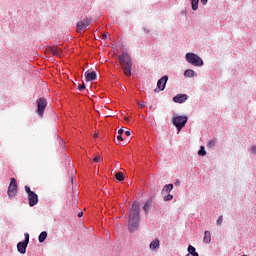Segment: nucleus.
<instances>
[{
    "label": "nucleus",
    "mask_w": 256,
    "mask_h": 256,
    "mask_svg": "<svg viewBox=\"0 0 256 256\" xmlns=\"http://www.w3.org/2000/svg\"><path fill=\"white\" fill-rule=\"evenodd\" d=\"M173 191V184H166L162 189V195H165V193H171Z\"/></svg>",
    "instance_id": "nucleus-17"
},
{
    "label": "nucleus",
    "mask_w": 256,
    "mask_h": 256,
    "mask_svg": "<svg viewBox=\"0 0 256 256\" xmlns=\"http://www.w3.org/2000/svg\"><path fill=\"white\" fill-rule=\"evenodd\" d=\"M125 121H129V117H125Z\"/></svg>",
    "instance_id": "nucleus-39"
},
{
    "label": "nucleus",
    "mask_w": 256,
    "mask_h": 256,
    "mask_svg": "<svg viewBox=\"0 0 256 256\" xmlns=\"http://www.w3.org/2000/svg\"><path fill=\"white\" fill-rule=\"evenodd\" d=\"M52 53L55 57H61L63 50L61 48H53Z\"/></svg>",
    "instance_id": "nucleus-20"
},
{
    "label": "nucleus",
    "mask_w": 256,
    "mask_h": 256,
    "mask_svg": "<svg viewBox=\"0 0 256 256\" xmlns=\"http://www.w3.org/2000/svg\"><path fill=\"white\" fill-rule=\"evenodd\" d=\"M78 217H83V212H79Z\"/></svg>",
    "instance_id": "nucleus-36"
},
{
    "label": "nucleus",
    "mask_w": 256,
    "mask_h": 256,
    "mask_svg": "<svg viewBox=\"0 0 256 256\" xmlns=\"http://www.w3.org/2000/svg\"><path fill=\"white\" fill-rule=\"evenodd\" d=\"M194 253H196L195 247L189 245V246H188V255H192V254H194Z\"/></svg>",
    "instance_id": "nucleus-24"
},
{
    "label": "nucleus",
    "mask_w": 256,
    "mask_h": 256,
    "mask_svg": "<svg viewBox=\"0 0 256 256\" xmlns=\"http://www.w3.org/2000/svg\"><path fill=\"white\" fill-rule=\"evenodd\" d=\"M37 103H38L37 113L40 117H43V114L45 113V109H47V99L40 98L38 99Z\"/></svg>",
    "instance_id": "nucleus-7"
},
{
    "label": "nucleus",
    "mask_w": 256,
    "mask_h": 256,
    "mask_svg": "<svg viewBox=\"0 0 256 256\" xmlns=\"http://www.w3.org/2000/svg\"><path fill=\"white\" fill-rule=\"evenodd\" d=\"M101 161H103V158L101 156H96L94 159H93V162L94 163H101Z\"/></svg>",
    "instance_id": "nucleus-25"
},
{
    "label": "nucleus",
    "mask_w": 256,
    "mask_h": 256,
    "mask_svg": "<svg viewBox=\"0 0 256 256\" xmlns=\"http://www.w3.org/2000/svg\"><path fill=\"white\" fill-rule=\"evenodd\" d=\"M123 133H125V130H123V128H121V129L118 130V134H119V135H123Z\"/></svg>",
    "instance_id": "nucleus-32"
},
{
    "label": "nucleus",
    "mask_w": 256,
    "mask_h": 256,
    "mask_svg": "<svg viewBox=\"0 0 256 256\" xmlns=\"http://www.w3.org/2000/svg\"><path fill=\"white\" fill-rule=\"evenodd\" d=\"M115 179H117V181H124L125 180V175L123 174V172H117L115 174Z\"/></svg>",
    "instance_id": "nucleus-21"
},
{
    "label": "nucleus",
    "mask_w": 256,
    "mask_h": 256,
    "mask_svg": "<svg viewBox=\"0 0 256 256\" xmlns=\"http://www.w3.org/2000/svg\"><path fill=\"white\" fill-rule=\"evenodd\" d=\"M160 245H161V241H159V239H155L150 243L149 249H150V251H157V249H159Z\"/></svg>",
    "instance_id": "nucleus-13"
},
{
    "label": "nucleus",
    "mask_w": 256,
    "mask_h": 256,
    "mask_svg": "<svg viewBox=\"0 0 256 256\" xmlns=\"http://www.w3.org/2000/svg\"><path fill=\"white\" fill-rule=\"evenodd\" d=\"M17 195V180L15 178H11V182L8 187V197L9 199H13Z\"/></svg>",
    "instance_id": "nucleus-6"
},
{
    "label": "nucleus",
    "mask_w": 256,
    "mask_h": 256,
    "mask_svg": "<svg viewBox=\"0 0 256 256\" xmlns=\"http://www.w3.org/2000/svg\"><path fill=\"white\" fill-rule=\"evenodd\" d=\"M251 153H253L254 155L256 154V146H252Z\"/></svg>",
    "instance_id": "nucleus-31"
},
{
    "label": "nucleus",
    "mask_w": 256,
    "mask_h": 256,
    "mask_svg": "<svg viewBox=\"0 0 256 256\" xmlns=\"http://www.w3.org/2000/svg\"><path fill=\"white\" fill-rule=\"evenodd\" d=\"M186 61L193 65L194 67H203V59L199 57V55L195 53H187L186 54Z\"/></svg>",
    "instance_id": "nucleus-3"
},
{
    "label": "nucleus",
    "mask_w": 256,
    "mask_h": 256,
    "mask_svg": "<svg viewBox=\"0 0 256 256\" xmlns=\"http://www.w3.org/2000/svg\"><path fill=\"white\" fill-rule=\"evenodd\" d=\"M85 77L87 82L95 81V79H97V73L95 71H92V72L86 71Z\"/></svg>",
    "instance_id": "nucleus-12"
},
{
    "label": "nucleus",
    "mask_w": 256,
    "mask_h": 256,
    "mask_svg": "<svg viewBox=\"0 0 256 256\" xmlns=\"http://www.w3.org/2000/svg\"><path fill=\"white\" fill-rule=\"evenodd\" d=\"M223 224V216H219L217 220V225H222Z\"/></svg>",
    "instance_id": "nucleus-28"
},
{
    "label": "nucleus",
    "mask_w": 256,
    "mask_h": 256,
    "mask_svg": "<svg viewBox=\"0 0 256 256\" xmlns=\"http://www.w3.org/2000/svg\"><path fill=\"white\" fill-rule=\"evenodd\" d=\"M138 105H139L140 109H143V107H145V104H141L139 102H138Z\"/></svg>",
    "instance_id": "nucleus-35"
},
{
    "label": "nucleus",
    "mask_w": 256,
    "mask_h": 256,
    "mask_svg": "<svg viewBox=\"0 0 256 256\" xmlns=\"http://www.w3.org/2000/svg\"><path fill=\"white\" fill-rule=\"evenodd\" d=\"M198 155H200L201 157H205V155H207V151H205L204 146L200 147V150L198 151Z\"/></svg>",
    "instance_id": "nucleus-23"
},
{
    "label": "nucleus",
    "mask_w": 256,
    "mask_h": 256,
    "mask_svg": "<svg viewBox=\"0 0 256 256\" xmlns=\"http://www.w3.org/2000/svg\"><path fill=\"white\" fill-rule=\"evenodd\" d=\"M203 241H204V243H211V232H209V231L204 232Z\"/></svg>",
    "instance_id": "nucleus-18"
},
{
    "label": "nucleus",
    "mask_w": 256,
    "mask_h": 256,
    "mask_svg": "<svg viewBox=\"0 0 256 256\" xmlns=\"http://www.w3.org/2000/svg\"><path fill=\"white\" fill-rule=\"evenodd\" d=\"M167 81H169V76L165 75L160 78L157 82V87L159 91H165V85H167Z\"/></svg>",
    "instance_id": "nucleus-8"
},
{
    "label": "nucleus",
    "mask_w": 256,
    "mask_h": 256,
    "mask_svg": "<svg viewBox=\"0 0 256 256\" xmlns=\"http://www.w3.org/2000/svg\"><path fill=\"white\" fill-rule=\"evenodd\" d=\"M151 205H153V199H149L145 202L143 210L145 213H149V210L151 209Z\"/></svg>",
    "instance_id": "nucleus-15"
},
{
    "label": "nucleus",
    "mask_w": 256,
    "mask_h": 256,
    "mask_svg": "<svg viewBox=\"0 0 256 256\" xmlns=\"http://www.w3.org/2000/svg\"><path fill=\"white\" fill-rule=\"evenodd\" d=\"M91 25V20L84 19L77 23L78 31H83L84 29H87Z\"/></svg>",
    "instance_id": "nucleus-10"
},
{
    "label": "nucleus",
    "mask_w": 256,
    "mask_h": 256,
    "mask_svg": "<svg viewBox=\"0 0 256 256\" xmlns=\"http://www.w3.org/2000/svg\"><path fill=\"white\" fill-rule=\"evenodd\" d=\"M24 236L25 240L17 244L18 252L21 253V255L27 253V246L29 245V233H25Z\"/></svg>",
    "instance_id": "nucleus-5"
},
{
    "label": "nucleus",
    "mask_w": 256,
    "mask_h": 256,
    "mask_svg": "<svg viewBox=\"0 0 256 256\" xmlns=\"http://www.w3.org/2000/svg\"><path fill=\"white\" fill-rule=\"evenodd\" d=\"M117 140H118V141H123V136H121V134H119V135L117 136Z\"/></svg>",
    "instance_id": "nucleus-34"
},
{
    "label": "nucleus",
    "mask_w": 256,
    "mask_h": 256,
    "mask_svg": "<svg viewBox=\"0 0 256 256\" xmlns=\"http://www.w3.org/2000/svg\"><path fill=\"white\" fill-rule=\"evenodd\" d=\"M188 119L187 116H176L173 118V125L176 126L178 132L187 125Z\"/></svg>",
    "instance_id": "nucleus-4"
},
{
    "label": "nucleus",
    "mask_w": 256,
    "mask_h": 256,
    "mask_svg": "<svg viewBox=\"0 0 256 256\" xmlns=\"http://www.w3.org/2000/svg\"><path fill=\"white\" fill-rule=\"evenodd\" d=\"M108 37H109V33H104V34H102V39H103L104 41H107Z\"/></svg>",
    "instance_id": "nucleus-30"
},
{
    "label": "nucleus",
    "mask_w": 256,
    "mask_h": 256,
    "mask_svg": "<svg viewBox=\"0 0 256 256\" xmlns=\"http://www.w3.org/2000/svg\"><path fill=\"white\" fill-rule=\"evenodd\" d=\"M140 207L137 202H134L129 211V220H128V229L129 231H137L139 229V221H140Z\"/></svg>",
    "instance_id": "nucleus-1"
},
{
    "label": "nucleus",
    "mask_w": 256,
    "mask_h": 256,
    "mask_svg": "<svg viewBox=\"0 0 256 256\" xmlns=\"http://www.w3.org/2000/svg\"><path fill=\"white\" fill-rule=\"evenodd\" d=\"M189 99V96L187 94H178L173 97L174 103H185Z\"/></svg>",
    "instance_id": "nucleus-11"
},
{
    "label": "nucleus",
    "mask_w": 256,
    "mask_h": 256,
    "mask_svg": "<svg viewBox=\"0 0 256 256\" xmlns=\"http://www.w3.org/2000/svg\"><path fill=\"white\" fill-rule=\"evenodd\" d=\"M79 91H85V83L78 86Z\"/></svg>",
    "instance_id": "nucleus-29"
},
{
    "label": "nucleus",
    "mask_w": 256,
    "mask_h": 256,
    "mask_svg": "<svg viewBox=\"0 0 256 256\" xmlns=\"http://www.w3.org/2000/svg\"><path fill=\"white\" fill-rule=\"evenodd\" d=\"M154 93H159V91L157 89L154 90Z\"/></svg>",
    "instance_id": "nucleus-38"
},
{
    "label": "nucleus",
    "mask_w": 256,
    "mask_h": 256,
    "mask_svg": "<svg viewBox=\"0 0 256 256\" xmlns=\"http://www.w3.org/2000/svg\"><path fill=\"white\" fill-rule=\"evenodd\" d=\"M94 137H97V134H94Z\"/></svg>",
    "instance_id": "nucleus-41"
},
{
    "label": "nucleus",
    "mask_w": 256,
    "mask_h": 256,
    "mask_svg": "<svg viewBox=\"0 0 256 256\" xmlns=\"http://www.w3.org/2000/svg\"><path fill=\"white\" fill-rule=\"evenodd\" d=\"M191 1V5H192V10L193 11H197V9H199V0H190ZM202 5H205L207 3V1L209 0H200Z\"/></svg>",
    "instance_id": "nucleus-14"
},
{
    "label": "nucleus",
    "mask_w": 256,
    "mask_h": 256,
    "mask_svg": "<svg viewBox=\"0 0 256 256\" xmlns=\"http://www.w3.org/2000/svg\"><path fill=\"white\" fill-rule=\"evenodd\" d=\"M118 59L120 61V65L126 77H131V67H133V62H131V57L128 56V54H122L118 56Z\"/></svg>",
    "instance_id": "nucleus-2"
},
{
    "label": "nucleus",
    "mask_w": 256,
    "mask_h": 256,
    "mask_svg": "<svg viewBox=\"0 0 256 256\" xmlns=\"http://www.w3.org/2000/svg\"><path fill=\"white\" fill-rule=\"evenodd\" d=\"M125 136H126V137H131V131L127 130V131L125 132Z\"/></svg>",
    "instance_id": "nucleus-33"
},
{
    "label": "nucleus",
    "mask_w": 256,
    "mask_h": 256,
    "mask_svg": "<svg viewBox=\"0 0 256 256\" xmlns=\"http://www.w3.org/2000/svg\"><path fill=\"white\" fill-rule=\"evenodd\" d=\"M45 239H47V231H43L40 233V235L38 237V241H39V243H44Z\"/></svg>",
    "instance_id": "nucleus-19"
},
{
    "label": "nucleus",
    "mask_w": 256,
    "mask_h": 256,
    "mask_svg": "<svg viewBox=\"0 0 256 256\" xmlns=\"http://www.w3.org/2000/svg\"><path fill=\"white\" fill-rule=\"evenodd\" d=\"M184 77L186 78L197 77V73H195L192 69H187L184 72Z\"/></svg>",
    "instance_id": "nucleus-16"
},
{
    "label": "nucleus",
    "mask_w": 256,
    "mask_h": 256,
    "mask_svg": "<svg viewBox=\"0 0 256 256\" xmlns=\"http://www.w3.org/2000/svg\"><path fill=\"white\" fill-rule=\"evenodd\" d=\"M192 256H199V253L194 252V253L192 254Z\"/></svg>",
    "instance_id": "nucleus-37"
},
{
    "label": "nucleus",
    "mask_w": 256,
    "mask_h": 256,
    "mask_svg": "<svg viewBox=\"0 0 256 256\" xmlns=\"http://www.w3.org/2000/svg\"><path fill=\"white\" fill-rule=\"evenodd\" d=\"M149 109H153V105H151V106L149 107Z\"/></svg>",
    "instance_id": "nucleus-40"
},
{
    "label": "nucleus",
    "mask_w": 256,
    "mask_h": 256,
    "mask_svg": "<svg viewBox=\"0 0 256 256\" xmlns=\"http://www.w3.org/2000/svg\"><path fill=\"white\" fill-rule=\"evenodd\" d=\"M25 191H26V193H28V195H31V193H35V192L31 191V188L29 186H25Z\"/></svg>",
    "instance_id": "nucleus-27"
},
{
    "label": "nucleus",
    "mask_w": 256,
    "mask_h": 256,
    "mask_svg": "<svg viewBox=\"0 0 256 256\" xmlns=\"http://www.w3.org/2000/svg\"><path fill=\"white\" fill-rule=\"evenodd\" d=\"M216 139L212 138L211 140L208 141L207 147H209V149H213V147H215V143H216Z\"/></svg>",
    "instance_id": "nucleus-22"
},
{
    "label": "nucleus",
    "mask_w": 256,
    "mask_h": 256,
    "mask_svg": "<svg viewBox=\"0 0 256 256\" xmlns=\"http://www.w3.org/2000/svg\"><path fill=\"white\" fill-rule=\"evenodd\" d=\"M28 202L30 207H35L39 203V196L34 192L28 195Z\"/></svg>",
    "instance_id": "nucleus-9"
},
{
    "label": "nucleus",
    "mask_w": 256,
    "mask_h": 256,
    "mask_svg": "<svg viewBox=\"0 0 256 256\" xmlns=\"http://www.w3.org/2000/svg\"><path fill=\"white\" fill-rule=\"evenodd\" d=\"M164 201H173V195L168 194V195L164 196Z\"/></svg>",
    "instance_id": "nucleus-26"
}]
</instances>
